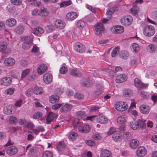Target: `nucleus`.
<instances>
[{"instance_id":"f257e3e1","label":"nucleus","mask_w":157,"mask_h":157,"mask_svg":"<svg viewBox=\"0 0 157 157\" xmlns=\"http://www.w3.org/2000/svg\"><path fill=\"white\" fill-rule=\"evenodd\" d=\"M146 121L142 120H138V121H132L130 123V127L133 130L144 129L146 128Z\"/></svg>"},{"instance_id":"f03ea898","label":"nucleus","mask_w":157,"mask_h":157,"mask_svg":"<svg viewBox=\"0 0 157 157\" xmlns=\"http://www.w3.org/2000/svg\"><path fill=\"white\" fill-rule=\"evenodd\" d=\"M155 32V30L154 27L150 25L145 26L143 31L144 35L147 36H153Z\"/></svg>"},{"instance_id":"7ed1b4c3","label":"nucleus","mask_w":157,"mask_h":157,"mask_svg":"<svg viewBox=\"0 0 157 157\" xmlns=\"http://www.w3.org/2000/svg\"><path fill=\"white\" fill-rule=\"evenodd\" d=\"M128 105L125 102L119 101L115 105V108L118 111H123L126 110L128 108Z\"/></svg>"},{"instance_id":"20e7f679","label":"nucleus","mask_w":157,"mask_h":157,"mask_svg":"<svg viewBox=\"0 0 157 157\" xmlns=\"http://www.w3.org/2000/svg\"><path fill=\"white\" fill-rule=\"evenodd\" d=\"M25 40H29L28 41H25L22 44L23 48L25 50H28L33 46V41L30 39V37L29 36H25L22 39Z\"/></svg>"},{"instance_id":"39448f33","label":"nucleus","mask_w":157,"mask_h":157,"mask_svg":"<svg viewBox=\"0 0 157 157\" xmlns=\"http://www.w3.org/2000/svg\"><path fill=\"white\" fill-rule=\"evenodd\" d=\"M132 17L130 15L124 16L120 20L122 24L126 26L130 25L132 23Z\"/></svg>"},{"instance_id":"423d86ee","label":"nucleus","mask_w":157,"mask_h":157,"mask_svg":"<svg viewBox=\"0 0 157 157\" xmlns=\"http://www.w3.org/2000/svg\"><path fill=\"white\" fill-rule=\"evenodd\" d=\"M94 32L95 34L99 36L102 35V33L104 32L105 29L101 23H97L94 25Z\"/></svg>"},{"instance_id":"0eeeda50","label":"nucleus","mask_w":157,"mask_h":157,"mask_svg":"<svg viewBox=\"0 0 157 157\" xmlns=\"http://www.w3.org/2000/svg\"><path fill=\"white\" fill-rule=\"evenodd\" d=\"M18 151V148L15 146H12L8 147L5 150L6 153L10 156L16 154Z\"/></svg>"},{"instance_id":"6e6552de","label":"nucleus","mask_w":157,"mask_h":157,"mask_svg":"<svg viewBox=\"0 0 157 157\" xmlns=\"http://www.w3.org/2000/svg\"><path fill=\"white\" fill-rule=\"evenodd\" d=\"M134 85L138 88L142 89L147 88L148 85L143 84L141 81L138 78H135L134 80Z\"/></svg>"},{"instance_id":"1a4fd4ad","label":"nucleus","mask_w":157,"mask_h":157,"mask_svg":"<svg viewBox=\"0 0 157 157\" xmlns=\"http://www.w3.org/2000/svg\"><path fill=\"white\" fill-rule=\"evenodd\" d=\"M147 154V150L144 147L142 146L139 147L137 150L136 155L139 157L144 156Z\"/></svg>"},{"instance_id":"9d476101","label":"nucleus","mask_w":157,"mask_h":157,"mask_svg":"<svg viewBox=\"0 0 157 157\" xmlns=\"http://www.w3.org/2000/svg\"><path fill=\"white\" fill-rule=\"evenodd\" d=\"M52 76L50 73H46L43 75V81L45 83L47 84L50 83L52 82Z\"/></svg>"},{"instance_id":"9b49d317","label":"nucleus","mask_w":157,"mask_h":157,"mask_svg":"<svg viewBox=\"0 0 157 157\" xmlns=\"http://www.w3.org/2000/svg\"><path fill=\"white\" fill-rule=\"evenodd\" d=\"M0 83L2 85L5 86L10 85L12 82V79L10 77H5L0 80Z\"/></svg>"},{"instance_id":"f8f14e48","label":"nucleus","mask_w":157,"mask_h":157,"mask_svg":"<svg viewBox=\"0 0 157 157\" xmlns=\"http://www.w3.org/2000/svg\"><path fill=\"white\" fill-rule=\"evenodd\" d=\"M56 117V113L52 112H49L46 118V121L49 124L51 122L55 121Z\"/></svg>"},{"instance_id":"ddd939ff","label":"nucleus","mask_w":157,"mask_h":157,"mask_svg":"<svg viewBox=\"0 0 157 157\" xmlns=\"http://www.w3.org/2000/svg\"><path fill=\"white\" fill-rule=\"evenodd\" d=\"M75 49L80 53L83 52L85 50V47L82 44L77 43L75 44L74 46Z\"/></svg>"},{"instance_id":"4468645a","label":"nucleus","mask_w":157,"mask_h":157,"mask_svg":"<svg viewBox=\"0 0 157 157\" xmlns=\"http://www.w3.org/2000/svg\"><path fill=\"white\" fill-rule=\"evenodd\" d=\"M77 14L74 12L68 13L66 15V18L68 21H72L78 17Z\"/></svg>"},{"instance_id":"2eb2a0df","label":"nucleus","mask_w":157,"mask_h":157,"mask_svg":"<svg viewBox=\"0 0 157 157\" xmlns=\"http://www.w3.org/2000/svg\"><path fill=\"white\" fill-rule=\"evenodd\" d=\"M54 24L56 28L60 29L64 28L66 25L64 21L60 20H57L54 21Z\"/></svg>"},{"instance_id":"dca6fc26","label":"nucleus","mask_w":157,"mask_h":157,"mask_svg":"<svg viewBox=\"0 0 157 157\" xmlns=\"http://www.w3.org/2000/svg\"><path fill=\"white\" fill-rule=\"evenodd\" d=\"M140 112L143 114H147L150 112V107L147 105H143L140 107Z\"/></svg>"},{"instance_id":"f3484780","label":"nucleus","mask_w":157,"mask_h":157,"mask_svg":"<svg viewBox=\"0 0 157 157\" xmlns=\"http://www.w3.org/2000/svg\"><path fill=\"white\" fill-rule=\"evenodd\" d=\"M78 130L79 131L84 133L88 132L90 130V127L87 124H85L82 125L79 127Z\"/></svg>"},{"instance_id":"a211bd4d","label":"nucleus","mask_w":157,"mask_h":157,"mask_svg":"<svg viewBox=\"0 0 157 157\" xmlns=\"http://www.w3.org/2000/svg\"><path fill=\"white\" fill-rule=\"evenodd\" d=\"M139 142L137 139H133L131 140L129 142L130 147L132 149H136L139 146Z\"/></svg>"},{"instance_id":"6ab92c4d","label":"nucleus","mask_w":157,"mask_h":157,"mask_svg":"<svg viewBox=\"0 0 157 157\" xmlns=\"http://www.w3.org/2000/svg\"><path fill=\"white\" fill-rule=\"evenodd\" d=\"M127 78L124 74H120L117 76L116 81L117 83H121L127 80Z\"/></svg>"},{"instance_id":"aec40b11","label":"nucleus","mask_w":157,"mask_h":157,"mask_svg":"<svg viewBox=\"0 0 157 157\" xmlns=\"http://www.w3.org/2000/svg\"><path fill=\"white\" fill-rule=\"evenodd\" d=\"M72 107L71 104L66 103L61 108L60 111L62 113H66L69 111Z\"/></svg>"},{"instance_id":"412c9836","label":"nucleus","mask_w":157,"mask_h":157,"mask_svg":"<svg viewBox=\"0 0 157 157\" xmlns=\"http://www.w3.org/2000/svg\"><path fill=\"white\" fill-rule=\"evenodd\" d=\"M47 66L44 64H41L37 69L38 73L41 75L46 71L47 70Z\"/></svg>"},{"instance_id":"4be33fe9","label":"nucleus","mask_w":157,"mask_h":157,"mask_svg":"<svg viewBox=\"0 0 157 157\" xmlns=\"http://www.w3.org/2000/svg\"><path fill=\"white\" fill-rule=\"evenodd\" d=\"M101 157H112V153L107 149H102L101 151Z\"/></svg>"},{"instance_id":"5701e85b","label":"nucleus","mask_w":157,"mask_h":157,"mask_svg":"<svg viewBox=\"0 0 157 157\" xmlns=\"http://www.w3.org/2000/svg\"><path fill=\"white\" fill-rule=\"evenodd\" d=\"M15 63V60L12 58H9L5 59V64L7 66H11L14 64Z\"/></svg>"},{"instance_id":"b1692460","label":"nucleus","mask_w":157,"mask_h":157,"mask_svg":"<svg viewBox=\"0 0 157 157\" xmlns=\"http://www.w3.org/2000/svg\"><path fill=\"white\" fill-rule=\"evenodd\" d=\"M17 23V21L14 18H10L7 19L6 21V24L10 27L14 26Z\"/></svg>"},{"instance_id":"393cba45","label":"nucleus","mask_w":157,"mask_h":157,"mask_svg":"<svg viewBox=\"0 0 157 157\" xmlns=\"http://www.w3.org/2000/svg\"><path fill=\"white\" fill-rule=\"evenodd\" d=\"M133 91L129 89H124L123 91V95L125 97H129L132 95Z\"/></svg>"},{"instance_id":"a878e982","label":"nucleus","mask_w":157,"mask_h":157,"mask_svg":"<svg viewBox=\"0 0 157 157\" xmlns=\"http://www.w3.org/2000/svg\"><path fill=\"white\" fill-rule=\"evenodd\" d=\"M39 15L41 17H45L48 15L49 12L45 8H41L39 10Z\"/></svg>"},{"instance_id":"bb28decb","label":"nucleus","mask_w":157,"mask_h":157,"mask_svg":"<svg viewBox=\"0 0 157 157\" xmlns=\"http://www.w3.org/2000/svg\"><path fill=\"white\" fill-rule=\"evenodd\" d=\"M92 84V82L88 79H84L81 82V85L83 87H89Z\"/></svg>"},{"instance_id":"cd10ccee","label":"nucleus","mask_w":157,"mask_h":157,"mask_svg":"<svg viewBox=\"0 0 157 157\" xmlns=\"http://www.w3.org/2000/svg\"><path fill=\"white\" fill-rule=\"evenodd\" d=\"M33 91L35 94L39 95L42 94L43 92V90L41 87L35 86L34 88Z\"/></svg>"},{"instance_id":"c85d7f7f","label":"nucleus","mask_w":157,"mask_h":157,"mask_svg":"<svg viewBox=\"0 0 157 157\" xmlns=\"http://www.w3.org/2000/svg\"><path fill=\"white\" fill-rule=\"evenodd\" d=\"M127 117L125 115L119 117L117 119V122L120 124H123L126 121Z\"/></svg>"},{"instance_id":"c756f323","label":"nucleus","mask_w":157,"mask_h":157,"mask_svg":"<svg viewBox=\"0 0 157 157\" xmlns=\"http://www.w3.org/2000/svg\"><path fill=\"white\" fill-rule=\"evenodd\" d=\"M59 96L56 95H53L49 98V101L52 103L58 102L59 100Z\"/></svg>"},{"instance_id":"7c9ffc66","label":"nucleus","mask_w":157,"mask_h":157,"mask_svg":"<svg viewBox=\"0 0 157 157\" xmlns=\"http://www.w3.org/2000/svg\"><path fill=\"white\" fill-rule=\"evenodd\" d=\"M114 29V33L118 34L122 33L124 31V29L122 26L117 25L115 26Z\"/></svg>"},{"instance_id":"2f4dec72","label":"nucleus","mask_w":157,"mask_h":157,"mask_svg":"<svg viewBox=\"0 0 157 157\" xmlns=\"http://www.w3.org/2000/svg\"><path fill=\"white\" fill-rule=\"evenodd\" d=\"M114 140L117 142H120L121 140V136L118 133H114L112 136Z\"/></svg>"},{"instance_id":"473e14b6","label":"nucleus","mask_w":157,"mask_h":157,"mask_svg":"<svg viewBox=\"0 0 157 157\" xmlns=\"http://www.w3.org/2000/svg\"><path fill=\"white\" fill-rule=\"evenodd\" d=\"M71 74L75 76H79L81 75V73L78 70L71 69H70Z\"/></svg>"},{"instance_id":"72a5a7b5","label":"nucleus","mask_w":157,"mask_h":157,"mask_svg":"<svg viewBox=\"0 0 157 157\" xmlns=\"http://www.w3.org/2000/svg\"><path fill=\"white\" fill-rule=\"evenodd\" d=\"M25 29L24 26L21 25L17 26L15 29V32L18 34H21L23 33Z\"/></svg>"},{"instance_id":"f704fd0d","label":"nucleus","mask_w":157,"mask_h":157,"mask_svg":"<svg viewBox=\"0 0 157 157\" xmlns=\"http://www.w3.org/2000/svg\"><path fill=\"white\" fill-rule=\"evenodd\" d=\"M96 117V118L98 119L99 122L100 123L104 124L107 122V119L104 116H97Z\"/></svg>"},{"instance_id":"c9c22d12","label":"nucleus","mask_w":157,"mask_h":157,"mask_svg":"<svg viewBox=\"0 0 157 157\" xmlns=\"http://www.w3.org/2000/svg\"><path fill=\"white\" fill-rule=\"evenodd\" d=\"M44 30L41 27H37L34 29V31L33 33L34 34L37 35L39 34H41L44 33Z\"/></svg>"},{"instance_id":"e433bc0d","label":"nucleus","mask_w":157,"mask_h":157,"mask_svg":"<svg viewBox=\"0 0 157 157\" xmlns=\"http://www.w3.org/2000/svg\"><path fill=\"white\" fill-rule=\"evenodd\" d=\"M131 48L136 52H138L140 49L139 45L135 43H132L131 44Z\"/></svg>"},{"instance_id":"4c0bfd02","label":"nucleus","mask_w":157,"mask_h":157,"mask_svg":"<svg viewBox=\"0 0 157 157\" xmlns=\"http://www.w3.org/2000/svg\"><path fill=\"white\" fill-rule=\"evenodd\" d=\"M78 136L77 134L74 132H71L68 135V138L69 139L73 141L76 139Z\"/></svg>"},{"instance_id":"58836bf2","label":"nucleus","mask_w":157,"mask_h":157,"mask_svg":"<svg viewBox=\"0 0 157 157\" xmlns=\"http://www.w3.org/2000/svg\"><path fill=\"white\" fill-rule=\"evenodd\" d=\"M76 115L78 118L82 119L85 118L86 116V113L83 111H78L76 113Z\"/></svg>"},{"instance_id":"ea45409f","label":"nucleus","mask_w":157,"mask_h":157,"mask_svg":"<svg viewBox=\"0 0 157 157\" xmlns=\"http://www.w3.org/2000/svg\"><path fill=\"white\" fill-rule=\"evenodd\" d=\"M7 44L6 42H3L0 43V51L3 52L7 48Z\"/></svg>"},{"instance_id":"a19ab883","label":"nucleus","mask_w":157,"mask_h":157,"mask_svg":"<svg viewBox=\"0 0 157 157\" xmlns=\"http://www.w3.org/2000/svg\"><path fill=\"white\" fill-rule=\"evenodd\" d=\"M77 25L79 29H82L85 26V24L84 21L80 20L77 22Z\"/></svg>"},{"instance_id":"79ce46f5","label":"nucleus","mask_w":157,"mask_h":157,"mask_svg":"<svg viewBox=\"0 0 157 157\" xmlns=\"http://www.w3.org/2000/svg\"><path fill=\"white\" fill-rule=\"evenodd\" d=\"M129 55L128 52L123 51L121 52V58L124 59H126L128 57Z\"/></svg>"},{"instance_id":"37998d69","label":"nucleus","mask_w":157,"mask_h":157,"mask_svg":"<svg viewBox=\"0 0 157 157\" xmlns=\"http://www.w3.org/2000/svg\"><path fill=\"white\" fill-rule=\"evenodd\" d=\"M71 3V2L70 0L63 1L60 4V7H65L67 6L70 5Z\"/></svg>"},{"instance_id":"c03bdc74","label":"nucleus","mask_w":157,"mask_h":157,"mask_svg":"<svg viewBox=\"0 0 157 157\" xmlns=\"http://www.w3.org/2000/svg\"><path fill=\"white\" fill-rule=\"evenodd\" d=\"M53 153L50 151H45L42 154V157H52Z\"/></svg>"},{"instance_id":"a18cd8bd","label":"nucleus","mask_w":157,"mask_h":157,"mask_svg":"<svg viewBox=\"0 0 157 157\" xmlns=\"http://www.w3.org/2000/svg\"><path fill=\"white\" fill-rule=\"evenodd\" d=\"M119 47H117L113 49L111 53L112 57H114L116 56L117 53L119 51Z\"/></svg>"},{"instance_id":"49530a36","label":"nucleus","mask_w":157,"mask_h":157,"mask_svg":"<svg viewBox=\"0 0 157 157\" xmlns=\"http://www.w3.org/2000/svg\"><path fill=\"white\" fill-rule=\"evenodd\" d=\"M66 145L63 142H60L56 146L57 149L59 151H61L63 148L65 147Z\"/></svg>"},{"instance_id":"de8ad7c7","label":"nucleus","mask_w":157,"mask_h":157,"mask_svg":"<svg viewBox=\"0 0 157 157\" xmlns=\"http://www.w3.org/2000/svg\"><path fill=\"white\" fill-rule=\"evenodd\" d=\"M132 13L134 15H136L139 11V8L137 6H133L130 10Z\"/></svg>"},{"instance_id":"09e8293b","label":"nucleus","mask_w":157,"mask_h":157,"mask_svg":"<svg viewBox=\"0 0 157 157\" xmlns=\"http://www.w3.org/2000/svg\"><path fill=\"white\" fill-rule=\"evenodd\" d=\"M116 7H114L110 9L109 10L106 12V14L109 15V17H111V15L116 10Z\"/></svg>"},{"instance_id":"8fccbe9b","label":"nucleus","mask_w":157,"mask_h":157,"mask_svg":"<svg viewBox=\"0 0 157 157\" xmlns=\"http://www.w3.org/2000/svg\"><path fill=\"white\" fill-rule=\"evenodd\" d=\"M11 106L6 107L4 108L3 111L4 113L6 114H9L12 113V111L10 109Z\"/></svg>"},{"instance_id":"3c124183","label":"nucleus","mask_w":157,"mask_h":157,"mask_svg":"<svg viewBox=\"0 0 157 157\" xmlns=\"http://www.w3.org/2000/svg\"><path fill=\"white\" fill-rule=\"evenodd\" d=\"M10 2L14 5L19 6L21 4L22 1V0H10Z\"/></svg>"},{"instance_id":"603ef678","label":"nucleus","mask_w":157,"mask_h":157,"mask_svg":"<svg viewBox=\"0 0 157 157\" xmlns=\"http://www.w3.org/2000/svg\"><path fill=\"white\" fill-rule=\"evenodd\" d=\"M30 70L29 69H26L24 70L22 73L21 78H24L29 73Z\"/></svg>"},{"instance_id":"864d4df0","label":"nucleus","mask_w":157,"mask_h":157,"mask_svg":"<svg viewBox=\"0 0 157 157\" xmlns=\"http://www.w3.org/2000/svg\"><path fill=\"white\" fill-rule=\"evenodd\" d=\"M6 9L9 13H11L15 10V8L12 5H10L7 6Z\"/></svg>"},{"instance_id":"5fc2aeb1","label":"nucleus","mask_w":157,"mask_h":157,"mask_svg":"<svg viewBox=\"0 0 157 157\" xmlns=\"http://www.w3.org/2000/svg\"><path fill=\"white\" fill-rule=\"evenodd\" d=\"M9 121L11 123L15 124L17 122V118L14 116H12L10 117Z\"/></svg>"},{"instance_id":"6e6d98bb","label":"nucleus","mask_w":157,"mask_h":157,"mask_svg":"<svg viewBox=\"0 0 157 157\" xmlns=\"http://www.w3.org/2000/svg\"><path fill=\"white\" fill-rule=\"evenodd\" d=\"M4 33L6 35V38L8 40H9L11 38V36L9 31L6 29H4L3 30Z\"/></svg>"},{"instance_id":"4d7b16f0","label":"nucleus","mask_w":157,"mask_h":157,"mask_svg":"<svg viewBox=\"0 0 157 157\" xmlns=\"http://www.w3.org/2000/svg\"><path fill=\"white\" fill-rule=\"evenodd\" d=\"M140 96L142 98L144 99H147L149 97V95L148 93L144 91L141 92Z\"/></svg>"},{"instance_id":"13d9d810","label":"nucleus","mask_w":157,"mask_h":157,"mask_svg":"<svg viewBox=\"0 0 157 157\" xmlns=\"http://www.w3.org/2000/svg\"><path fill=\"white\" fill-rule=\"evenodd\" d=\"M80 123V122L79 120H76L72 122V124L74 128H76Z\"/></svg>"},{"instance_id":"bf43d9fd","label":"nucleus","mask_w":157,"mask_h":157,"mask_svg":"<svg viewBox=\"0 0 157 157\" xmlns=\"http://www.w3.org/2000/svg\"><path fill=\"white\" fill-rule=\"evenodd\" d=\"M97 90L96 91L95 94L96 95H100L102 93L103 88L102 86H99L97 88Z\"/></svg>"},{"instance_id":"052dcab7","label":"nucleus","mask_w":157,"mask_h":157,"mask_svg":"<svg viewBox=\"0 0 157 157\" xmlns=\"http://www.w3.org/2000/svg\"><path fill=\"white\" fill-rule=\"evenodd\" d=\"M42 117V114L41 113L38 112L34 113L33 116V118L34 119L39 118Z\"/></svg>"},{"instance_id":"680f3d73","label":"nucleus","mask_w":157,"mask_h":157,"mask_svg":"<svg viewBox=\"0 0 157 157\" xmlns=\"http://www.w3.org/2000/svg\"><path fill=\"white\" fill-rule=\"evenodd\" d=\"M33 92V90L30 88L26 90L25 92V95L26 96L29 97L31 95Z\"/></svg>"},{"instance_id":"e2e57ef3","label":"nucleus","mask_w":157,"mask_h":157,"mask_svg":"<svg viewBox=\"0 0 157 157\" xmlns=\"http://www.w3.org/2000/svg\"><path fill=\"white\" fill-rule=\"evenodd\" d=\"M14 88H10L6 90L5 92L7 95H10L13 94L14 92Z\"/></svg>"},{"instance_id":"0e129e2a","label":"nucleus","mask_w":157,"mask_h":157,"mask_svg":"<svg viewBox=\"0 0 157 157\" xmlns=\"http://www.w3.org/2000/svg\"><path fill=\"white\" fill-rule=\"evenodd\" d=\"M86 144L89 146H93L95 145V142L93 140H89L87 141Z\"/></svg>"},{"instance_id":"69168bd1","label":"nucleus","mask_w":157,"mask_h":157,"mask_svg":"<svg viewBox=\"0 0 157 157\" xmlns=\"http://www.w3.org/2000/svg\"><path fill=\"white\" fill-rule=\"evenodd\" d=\"M61 74H65L67 71V68L64 67H62L59 70Z\"/></svg>"},{"instance_id":"338daca9","label":"nucleus","mask_w":157,"mask_h":157,"mask_svg":"<svg viewBox=\"0 0 157 157\" xmlns=\"http://www.w3.org/2000/svg\"><path fill=\"white\" fill-rule=\"evenodd\" d=\"M85 19L87 22H90L93 21L94 17L93 16H88L85 17Z\"/></svg>"},{"instance_id":"774afa93","label":"nucleus","mask_w":157,"mask_h":157,"mask_svg":"<svg viewBox=\"0 0 157 157\" xmlns=\"http://www.w3.org/2000/svg\"><path fill=\"white\" fill-rule=\"evenodd\" d=\"M75 98L79 100L82 99L84 98V96L83 95L78 93L75 94Z\"/></svg>"}]
</instances>
